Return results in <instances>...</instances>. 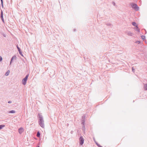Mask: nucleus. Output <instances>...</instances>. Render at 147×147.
<instances>
[{"label": "nucleus", "instance_id": "4be33fe9", "mask_svg": "<svg viewBox=\"0 0 147 147\" xmlns=\"http://www.w3.org/2000/svg\"><path fill=\"white\" fill-rule=\"evenodd\" d=\"M19 52L20 55H21L22 56H23V55L22 54V53L21 51H20V52Z\"/></svg>", "mask_w": 147, "mask_h": 147}, {"label": "nucleus", "instance_id": "6ab92c4d", "mask_svg": "<svg viewBox=\"0 0 147 147\" xmlns=\"http://www.w3.org/2000/svg\"><path fill=\"white\" fill-rule=\"evenodd\" d=\"M82 121V124L83 125H85V121L83 120Z\"/></svg>", "mask_w": 147, "mask_h": 147}, {"label": "nucleus", "instance_id": "9b49d317", "mask_svg": "<svg viewBox=\"0 0 147 147\" xmlns=\"http://www.w3.org/2000/svg\"><path fill=\"white\" fill-rule=\"evenodd\" d=\"M85 117H86V116H85V115H84L82 116V121H83V120L85 121Z\"/></svg>", "mask_w": 147, "mask_h": 147}, {"label": "nucleus", "instance_id": "aec40b11", "mask_svg": "<svg viewBox=\"0 0 147 147\" xmlns=\"http://www.w3.org/2000/svg\"><path fill=\"white\" fill-rule=\"evenodd\" d=\"M141 37V38L142 40H144L145 39V36L142 35Z\"/></svg>", "mask_w": 147, "mask_h": 147}, {"label": "nucleus", "instance_id": "39448f33", "mask_svg": "<svg viewBox=\"0 0 147 147\" xmlns=\"http://www.w3.org/2000/svg\"><path fill=\"white\" fill-rule=\"evenodd\" d=\"M24 129L23 128L21 127L18 129V131L20 134H21L23 132Z\"/></svg>", "mask_w": 147, "mask_h": 147}, {"label": "nucleus", "instance_id": "a878e982", "mask_svg": "<svg viewBox=\"0 0 147 147\" xmlns=\"http://www.w3.org/2000/svg\"><path fill=\"white\" fill-rule=\"evenodd\" d=\"M1 5L3 7V0H1Z\"/></svg>", "mask_w": 147, "mask_h": 147}, {"label": "nucleus", "instance_id": "f3484780", "mask_svg": "<svg viewBox=\"0 0 147 147\" xmlns=\"http://www.w3.org/2000/svg\"><path fill=\"white\" fill-rule=\"evenodd\" d=\"M95 143L98 147H102V146H100L99 144L97 142H95Z\"/></svg>", "mask_w": 147, "mask_h": 147}, {"label": "nucleus", "instance_id": "dca6fc26", "mask_svg": "<svg viewBox=\"0 0 147 147\" xmlns=\"http://www.w3.org/2000/svg\"><path fill=\"white\" fill-rule=\"evenodd\" d=\"M10 72L9 70H8L5 74V75L6 76H7L8 75L9 73Z\"/></svg>", "mask_w": 147, "mask_h": 147}, {"label": "nucleus", "instance_id": "0eeeda50", "mask_svg": "<svg viewBox=\"0 0 147 147\" xmlns=\"http://www.w3.org/2000/svg\"><path fill=\"white\" fill-rule=\"evenodd\" d=\"M16 56H15V55H14V56H13L12 57V58H11V61H10V64H11V62H12V61H13V59L14 58H15V59H16Z\"/></svg>", "mask_w": 147, "mask_h": 147}, {"label": "nucleus", "instance_id": "cd10ccee", "mask_svg": "<svg viewBox=\"0 0 147 147\" xmlns=\"http://www.w3.org/2000/svg\"><path fill=\"white\" fill-rule=\"evenodd\" d=\"M132 71L134 72L135 71V69L133 68V67H132Z\"/></svg>", "mask_w": 147, "mask_h": 147}, {"label": "nucleus", "instance_id": "f8f14e48", "mask_svg": "<svg viewBox=\"0 0 147 147\" xmlns=\"http://www.w3.org/2000/svg\"><path fill=\"white\" fill-rule=\"evenodd\" d=\"M40 133L39 131H38L37 132L36 136L38 137H39L40 136Z\"/></svg>", "mask_w": 147, "mask_h": 147}, {"label": "nucleus", "instance_id": "b1692460", "mask_svg": "<svg viewBox=\"0 0 147 147\" xmlns=\"http://www.w3.org/2000/svg\"><path fill=\"white\" fill-rule=\"evenodd\" d=\"M1 34L4 37H6V35L4 33H1Z\"/></svg>", "mask_w": 147, "mask_h": 147}, {"label": "nucleus", "instance_id": "c756f323", "mask_svg": "<svg viewBox=\"0 0 147 147\" xmlns=\"http://www.w3.org/2000/svg\"><path fill=\"white\" fill-rule=\"evenodd\" d=\"M11 102H12L11 101H9L8 102V103H11Z\"/></svg>", "mask_w": 147, "mask_h": 147}, {"label": "nucleus", "instance_id": "a211bd4d", "mask_svg": "<svg viewBox=\"0 0 147 147\" xmlns=\"http://www.w3.org/2000/svg\"><path fill=\"white\" fill-rule=\"evenodd\" d=\"M82 130L84 131H85V125H83L82 126Z\"/></svg>", "mask_w": 147, "mask_h": 147}, {"label": "nucleus", "instance_id": "7c9ffc66", "mask_svg": "<svg viewBox=\"0 0 147 147\" xmlns=\"http://www.w3.org/2000/svg\"><path fill=\"white\" fill-rule=\"evenodd\" d=\"M76 29H74V31H76Z\"/></svg>", "mask_w": 147, "mask_h": 147}, {"label": "nucleus", "instance_id": "f03ea898", "mask_svg": "<svg viewBox=\"0 0 147 147\" xmlns=\"http://www.w3.org/2000/svg\"><path fill=\"white\" fill-rule=\"evenodd\" d=\"M131 7L135 9V10L137 11L139 10V7L138 5L136 3H131L130 4Z\"/></svg>", "mask_w": 147, "mask_h": 147}, {"label": "nucleus", "instance_id": "4468645a", "mask_svg": "<svg viewBox=\"0 0 147 147\" xmlns=\"http://www.w3.org/2000/svg\"><path fill=\"white\" fill-rule=\"evenodd\" d=\"M16 112V111L14 110H11L9 111V113H14Z\"/></svg>", "mask_w": 147, "mask_h": 147}, {"label": "nucleus", "instance_id": "5701e85b", "mask_svg": "<svg viewBox=\"0 0 147 147\" xmlns=\"http://www.w3.org/2000/svg\"><path fill=\"white\" fill-rule=\"evenodd\" d=\"M140 42L139 40H137L136 41V43L140 44Z\"/></svg>", "mask_w": 147, "mask_h": 147}, {"label": "nucleus", "instance_id": "f257e3e1", "mask_svg": "<svg viewBox=\"0 0 147 147\" xmlns=\"http://www.w3.org/2000/svg\"><path fill=\"white\" fill-rule=\"evenodd\" d=\"M37 117L38 118V123L39 125L42 128L45 127L44 124V121L42 116L41 113H38Z\"/></svg>", "mask_w": 147, "mask_h": 147}, {"label": "nucleus", "instance_id": "ddd939ff", "mask_svg": "<svg viewBox=\"0 0 147 147\" xmlns=\"http://www.w3.org/2000/svg\"><path fill=\"white\" fill-rule=\"evenodd\" d=\"M5 126V125H0V129H2L3 127Z\"/></svg>", "mask_w": 147, "mask_h": 147}, {"label": "nucleus", "instance_id": "20e7f679", "mask_svg": "<svg viewBox=\"0 0 147 147\" xmlns=\"http://www.w3.org/2000/svg\"><path fill=\"white\" fill-rule=\"evenodd\" d=\"M80 144V145H82L84 143V140L82 136H80L79 138Z\"/></svg>", "mask_w": 147, "mask_h": 147}, {"label": "nucleus", "instance_id": "1a4fd4ad", "mask_svg": "<svg viewBox=\"0 0 147 147\" xmlns=\"http://www.w3.org/2000/svg\"><path fill=\"white\" fill-rule=\"evenodd\" d=\"M144 88L145 90H147V84L144 85Z\"/></svg>", "mask_w": 147, "mask_h": 147}, {"label": "nucleus", "instance_id": "2eb2a0df", "mask_svg": "<svg viewBox=\"0 0 147 147\" xmlns=\"http://www.w3.org/2000/svg\"><path fill=\"white\" fill-rule=\"evenodd\" d=\"M132 25L134 26H137V25H136V22H132Z\"/></svg>", "mask_w": 147, "mask_h": 147}, {"label": "nucleus", "instance_id": "412c9836", "mask_svg": "<svg viewBox=\"0 0 147 147\" xmlns=\"http://www.w3.org/2000/svg\"><path fill=\"white\" fill-rule=\"evenodd\" d=\"M17 47L19 52H20V51H21L20 47H18V45L17 46Z\"/></svg>", "mask_w": 147, "mask_h": 147}, {"label": "nucleus", "instance_id": "bb28decb", "mask_svg": "<svg viewBox=\"0 0 147 147\" xmlns=\"http://www.w3.org/2000/svg\"><path fill=\"white\" fill-rule=\"evenodd\" d=\"M112 4L114 5V6H115V3L114 2V1H113L112 2Z\"/></svg>", "mask_w": 147, "mask_h": 147}, {"label": "nucleus", "instance_id": "2f4dec72", "mask_svg": "<svg viewBox=\"0 0 147 147\" xmlns=\"http://www.w3.org/2000/svg\"><path fill=\"white\" fill-rule=\"evenodd\" d=\"M37 147H39V146H38Z\"/></svg>", "mask_w": 147, "mask_h": 147}, {"label": "nucleus", "instance_id": "c85d7f7f", "mask_svg": "<svg viewBox=\"0 0 147 147\" xmlns=\"http://www.w3.org/2000/svg\"><path fill=\"white\" fill-rule=\"evenodd\" d=\"M106 24L108 26H110L111 25V24L109 23H108L107 24Z\"/></svg>", "mask_w": 147, "mask_h": 147}, {"label": "nucleus", "instance_id": "6e6552de", "mask_svg": "<svg viewBox=\"0 0 147 147\" xmlns=\"http://www.w3.org/2000/svg\"><path fill=\"white\" fill-rule=\"evenodd\" d=\"M135 28H136V31H138L139 32H140V30L139 29V28H138V25L136 26H135Z\"/></svg>", "mask_w": 147, "mask_h": 147}, {"label": "nucleus", "instance_id": "423d86ee", "mask_svg": "<svg viewBox=\"0 0 147 147\" xmlns=\"http://www.w3.org/2000/svg\"><path fill=\"white\" fill-rule=\"evenodd\" d=\"M1 18L3 22L4 23H5V21L3 18V13L2 10H1Z\"/></svg>", "mask_w": 147, "mask_h": 147}, {"label": "nucleus", "instance_id": "7ed1b4c3", "mask_svg": "<svg viewBox=\"0 0 147 147\" xmlns=\"http://www.w3.org/2000/svg\"><path fill=\"white\" fill-rule=\"evenodd\" d=\"M29 76V74H27L26 76V77L23 79L22 81V82L23 84L24 85L26 84V83L27 81V80Z\"/></svg>", "mask_w": 147, "mask_h": 147}, {"label": "nucleus", "instance_id": "393cba45", "mask_svg": "<svg viewBox=\"0 0 147 147\" xmlns=\"http://www.w3.org/2000/svg\"><path fill=\"white\" fill-rule=\"evenodd\" d=\"M2 60H3L2 57L1 56H0V61L1 62V61H2Z\"/></svg>", "mask_w": 147, "mask_h": 147}, {"label": "nucleus", "instance_id": "9d476101", "mask_svg": "<svg viewBox=\"0 0 147 147\" xmlns=\"http://www.w3.org/2000/svg\"><path fill=\"white\" fill-rule=\"evenodd\" d=\"M133 34L132 33H131V32L129 31L127 32V34L130 36H131L132 35V34Z\"/></svg>", "mask_w": 147, "mask_h": 147}]
</instances>
